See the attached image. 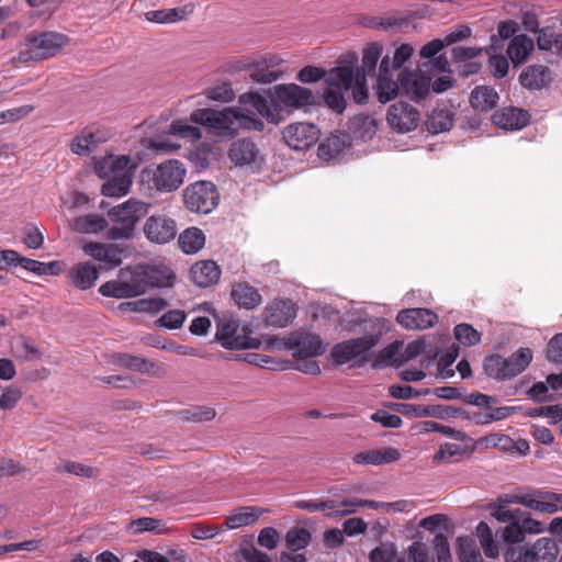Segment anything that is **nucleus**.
Returning <instances> with one entry per match:
<instances>
[{
  "mask_svg": "<svg viewBox=\"0 0 562 562\" xmlns=\"http://www.w3.org/2000/svg\"><path fill=\"white\" fill-rule=\"evenodd\" d=\"M269 98L270 101L258 92H245L239 95L238 104L247 111H255L271 123H279L282 113L289 114L316 103L313 91L296 83L273 86Z\"/></svg>",
  "mask_w": 562,
  "mask_h": 562,
  "instance_id": "1",
  "label": "nucleus"
},
{
  "mask_svg": "<svg viewBox=\"0 0 562 562\" xmlns=\"http://www.w3.org/2000/svg\"><path fill=\"white\" fill-rule=\"evenodd\" d=\"M380 324L381 319L371 317L361 310L349 312L342 319L344 328L348 331H356L357 327H363L368 334L337 344L331 351L335 361L344 364L351 360H367L369 351L380 340L382 334Z\"/></svg>",
  "mask_w": 562,
  "mask_h": 562,
  "instance_id": "2",
  "label": "nucleus"
},
{
  "mask_svg": "<svg viewBox=\"0 0 562 562\" xmlns=\"http://www.w3.org/2000/svg\"><path fill=\"white\" fill-rule=\"evenodd\" d=\"M255 111H247L240 104L237 108L229 106L223 110L198 109L190 114V121L204 126L210 132L222 137L233 138L239 130H263V122L255 116Z\"/></svg>",
  "mask_w": 562,
  "mask_h": 562,
  "instance_id": "3",
  "label": "nucleus"
},
{
  "mask_svg": "<svg viewBox=\"0 0 562 562\" xmlns=\"http://www.w3.org/2000/svg\"><path fill=\"white\" fill-rule=\"evenodd\" d=\"M136 164L127 155H110L99 159L94 165L95 173L106 181L101 187L105 196L121 198L128 193L132 187Z\"/></svg>",
  "mask_w": 562,
  "mask_h": 562,
  "instance_id": "4",
  "label": "nucleus"
},
{
  "mask_svg": "<svg viewBox=\"0 0 562 562\" xmlns=\"http://www.w3.org/2000/svg\"><path fill=\"white\" fill-rule=\"evenodd\" d=\"M149 206L148 203L136 199H128L113 206L108 213L112 224L108 231V237L113 240L133 238L136 224L147 215Z\"/></svg>",
  "mask_w": 562,
  "mask_h": 562,
  "instance_id": "5",
  "label": "nucleus"
},
{
  "mask_svg": "<svg viewBox=\"0 0 562 562\" xmlns=\"http://www.w3.org/2000/svg\"><path fill=\"white\" fill-rule=\"evenodd\" d=\"M187 170L182 162L170 159L158 165L145 167L140 171L142 183L159 192H172L179 189L186 178Z\"/></svg>",
  "mask_w": 562,
  "mask_h": 562,
  "instance_id": "6",
  "label": "nucleus"
},
{
  "mask_svg": "<svg viewBox=\"0 0 562 562\" xmlns=\"http://www.w3.org/2000/svg\"><path fill=\"white\" fill-rule=\"evenodd\" d=\"M99 293L105 297L132 299L146 293L142 265L120 269L115 279L104 282Z\"/></svg>",
  "mask_w": 562,
  "mask_h": 562,
  "instance_id": "7",
  "label": "nucleus"
},
{
  "mask_svg": "<svg viewBox=\"0 0 562 562\" xmlns=\"http://www.w3.org/2000/svg\"><path fill=\"white\" fill-rule=\"evenodd\" d=\"M67 43V36L56 32H44L27 37L19 52V60L27 63L49 58L55 56Z\"/></svg>",
  "mask_w": 562,
  "mask_h": 562,
  "instance_id": "8",
  "label": "nucleus"
},
{
  "mask_svg": "<svg viewBox=\"0 0 562 562\" xmlns=\"http://www.w3.org/2000/svg\"><path fill=\"white\" fill-rule=\"evenodd\" d=\"M249 334L250 331L246 327H240L236 319L224 318L218 323L215 336L225 349L259 348L261 341Z\"/></svg>",
  "mask_w": 562,
  "mask_h": 562,
  "instance_id": "9",
  "label": "nucleus"
},
{
  "mask_svg": "<svg viewBox=\"0 0 562 562\" xmlns=\"http://www.w3.org/2000/svg\"><path fill=\"white\" fill-rule=\"evenodd\" d=\"M216 187L210 181H196L183 190V201L188 210L195 213L207 214L218 203Z\"/></svg>",
  "mask_w": 562,
  "mask_h": 562,
  "instance_id": "10",
  "label": "nucleus"
},
{
  "mask_svg": "<svg viewBox=\"0 0 562 562\" xmlns=\"http://www.w3.org/2000/svg\"><path fill=\"white\" fill-rule=\"evenodd\" d=\"M282 136L289 147L295 150H305L318 142L321 131L313 123L296 122L285 126Z\"/></svg>",
  "mask_w": 562,
  "mask_h": 562,
  "instance_id": "11",
  "label": "nucleus"
},
{
  "mask_svg": "<svg viewBox=\"0 0 562 562\" xmlns=\"http://www.w3.org/2000/svg\"><path fill=\"white\" fill-rule=\"evenodd\" d=\"M146 238L155 244H167L177 235V224L165 214L149 216L143 227Z\"/></svg>",
  "mask_w": 562,
  "mask_h": 562,
  "instance_id": "12",
  "label": "nucleus"
},
{
  "mask_svg": "<svg viewBox=\"0 0 562 562\" xmlns=\"http://www.w3.org/2000/svg\"><path fill=\"white\" fill-rule=\"evenodd\" d=\"M386 120L393 130L406 133L417 127L419 122V112L412 104L397 102L390 106Z\"/></svg>",
  "mask_w": 562,
  "mask_h": 562,
  "instance_id": "13",
  "label": "nucleus"
},
{
  "mask_svg": "<svg viewBox=\"0 0 562 562\" xmlns=\"http://www.w3.org/2000/svg\"><path fill=\"white\" fill-rule=\"evenodd\" d=\"M296 317L295 304L290 300H274L263 311V321L267 326L284 328Z\"/></svg>",
  "mask_w": 562,
  "mask_h": 562,
  "instance_id": "14",
  "label": "nucleus"
},
{
  "mask_svg": "<svg viewBox=\"0 0 562 562\" xmlns=\"http://www.w3.org/2000/svg\"><path fill=\"white\" fill-rule=\"evenodd\" d=\"M398 82L402 92L412 100L425 98L430 88V78L417 70H402L398 74Z\"/></svg>",
  "mask_w": 562,
  "mask_h": 562,
  "instance_id": "15",
  "label": "nucleus"
},
{
  "mask_svg": "<svg viewBox=\"0 0 562 562\" xmlns=\"http://www.w3.org/2000/svg\"><path fill=\"white\" fill-rule=\"evenodd\" d=\"M517 501L520 505L536 512L553 514L559 510L560 504H562V494L537 491L532 494H522Z\"/></svg>",
  "mask_w": 562,
  "mask_h": 562,
  "instance_id": "16",
  "label": "nucleus"
},
{
  "mask_svg": "<svg viewBox=\"0 0 562 562\" xmlns=\"http://www.w3.org/2000/svg\"><path fill=\"white\" fill-rule=\"evenodd\" d=\"M85 254L104 265L106 269H113L122 262V250L117 245L104 243H87L82 247Z\"/></svg>",
  "mask_w": 562,
  "mask_h": 562,
  "instance_id": "17",
  "label": "nucleus"
},
{
  "mask_svg": "<svg viewBox=\"0 0 562 562\" xmlns=\"http://www.w3.org/2000/svg\"><path fill=\"white\" fill-rule=\"evenodd\" d=\"M292 350L295 359H311L325 352L326 346L315 334H292Z\"/></svg>",
  "mask_w": 562,
  "mask_h": 562,
  "instance_id": "18",
  "label": "nucleus"
},
{
  "mask_svg": "<svg viewBox=\"0 0 562 562\" xmlns=\"http://www.w3.org/2000/svg\"><path fill=\"white\" fill-rule=\"evenodd\" d=\"M559 553L558 546L550 538L538 539L529 549L519 552L518 562H554Z\"/></svg>",
  "mask_w": 562,
  "mask_h": 562,
  "instance_id": "19",
  "label": "nucleus"
},
{
  "mask_svg": "<svg viewBox=\"0 0 562 562\" xmlns=\"http://www.w3.org/2000/svg\"><path fill=\"white\" fill-rule=\"evenodd\" d=\"M396 321L406 329H426L437 323L438 316L427 308H407L398 312Z\"/></svg>",
  "mask_w": 562,
  "mask_h": 562,
  "instance_id": "20",
  "label": "nucleus"
},
{
  "mask_svg": "<svg viewBox=\"0 0 562 562\" xmlns=\"http://www.w3.org/2000/svg\"><path fill=\"white\" fill-rule=\"evenodd\" d=\"M401 89L398 80L392 79L390 72V58L385 56L382 58L379 67L378 83L375 94L381 103H386L394 99Z\"/></svg>",
  "mask_w": 562,
  "mask_h": 562,
  "instance_id": "21",
  "label": "nucleus"
},
{
  "mask_svg": "<svg viewBox=\"0 0 562 562\" xmlns=\"http://www.w3.org/2000/svg\"><path fill=\"white\" fill-rule=\"evenodd\" d=\"M229 159L237 166L259 167L262 161V155L257 146L250 140H239L233 144L229 149Z\"/></svg>",
  "mask_w": 562,
  "mask_h": 562,
  "instance_id": "22",
  "label": "nucleus"
},
{
  "mask_svg": "<svg viewBox=\"0 0 562 562\" xmlns=\"http://www.w3.org/2000/svg\"><path fill=\"white\" fill-rule=\"evenodd\" d=\"M493 123L504 130L516 131L529 123L528 112L517 108H505L492 115Z\"/></svg>",
  "mask_w": 562,
  "mask_h": 562,
  "instance_id": "23",
  "label": "nucleus"
},
{
  "mask_svg": "<svg viewBox=\"0 0 562 562\" xmlns=\"http://www.w3.org/2000/svg\"><path fill=\"white\" fill-rule=\"evenodd\" d=\"M401 453L395 448L361 451L352 456V462L358 465H382L396 462Z\"/></svg>",
  "mask_w": 562,
  "mask_h": 562,
  "instance_id": "24",
  "label": "nucleus"
},
{
  "mask_svg": "<svg viewBox=\"0 0 562 562\" xmlns=\"http://www.w3.org/2000/svg\"><path fill=\"white\" fill-rule=\"evenodd\" d=\"M191 280L200 288L215 284L221 277V269L213 260H201L190 269Z\"/></svg>",
  "mask_w": 562,
  "mask_h": 562,
  "instance_id": "25",
  "label": "nucleus"
},
{
  "mask_svg": "<svg viewBox=\"0 0 562 562\" xmlns=\"http://www.w3.org/2000/svg\"><path fill=\"white\" fill-rule=\"evenodd\" d=\"M533 49V40L526 34H519L510 40L506 54L514 67H518L527 61Z\"/></svg>",
  "mask_w": 562,
  "mask_h": 562,
  "instance_id": "26",
  "label": "nucleus"
},
{
  "mask_svg": "<svg viewBox=\"0 0 562 562\" xmlns=\"http://www.w3.org/2000/svg\"><path fill=\"white\" fill-rule=\"evenodd\" d=\"M356 79V68L351 64L334 67L326 72V86L347 92Z\"/></svg>",
  "mask_w": 562,
  "mask_h": 562,
  "instance_id": "27",
  "label": "nucleus"
},
{
  "mask_svg": "<svg viewBox=\"0 0 562 562\" xmlns=\"http://www.w3.org/2000/svg\"><path fill=\"white\" fill-rule=\"evenodd\" d=\"M71 284L80 290L92 288L99 278V271L90 262H79L75 265L69 273Z\"/></svg>",
  "mask_w": 562,
  "mask_h": 562,
  "instance_id": "28",
  "label": "nucleus"
},
{
  "mask_svg": "<svg viewBox=\"0 0 562 562\" xmlns=\"http://www.w3.org/2000/svg\"><path fill=\"white\" fill-rule=\"evenodd\" d=\"M145 290L149 286H169L175 279L173 271L167 266L142 265Z\"/></svg>",
  "mask_w": 562,
  "mask_h": 562,
  "instance_id": "29",
  "label": "nucleus"
},
{
  "mask_svg": "<svg viewBox=\"0 0 562 562\" xmlns=\"http://www.w3.org/2000/svg\"><path fill=\"white\" fill-rule=\"evenodd\" d=\"M265 509L256 506H244L233 512L226 517L224 525L227 529H237L240 527L256 524Z\"/></svg>",
  "mask_w": 562,
  "mask_h": 562,
  "instance_id": "30",
  "label": "nucleus"
},
{
  "mask_svg": "<svg viewBox=\"0 0 562 562\" xmlns=\"http://www.w3.org/2000/svg\"><path fill=\"white\" fill-rule=\"evenodd\" d=\"M397 409L403 414H412L415 417H438L454 416L457 409L452 407H443L440 405H413V404H397Z\"/></svg>",
  "mask_w": 562,
  "mask_h": 562,
  "instance_id": "31",
  "label": "nucleus"
},
{
  "mask_svg": "<svg viewBox=\"0 0 562 562\" xmlns=\"http://www.w3.org/2000/svg\"><path fill=\"white\" fill-rule=\"evenodd\" d=\"M549 80V70L543 65L529 66L519 76L521 86L530 90L543 88Z\"/></svg>",
  "mask_w": 562,
  "mask_h": 562,
  "instance_id": "32",
  "label": "nucleus"
},
{
  "mask_svg": "<svg viewBox=\"0 0 562 562\" xmlns=\"http://www.w3.org/2000/svg\"><path fill=\"white\" fill-rule=\"evenodd\" d=\"M232 296L239 307L254 310L261 304V295L254 286L247 283L234 285Z\"/></svg>",
  "mask_w": 562,
  "mask_h": 562,
  "instance_id": "33",
  "label": "nucleus"
},
{
  "mask_svg": "<svg viewBox=\"0 0 562 562\" xmlns=\"http://www.w3.org/2000/svg\"><path fill=\"white\" fill-rule=\"evenodd\" d=\"M453 125V113L449 109H435L427 116L426 126L432 134L449 131Z\"/></svg>",
  "mask_w": 562,
  "mask_h": 562,
  "instance_id": "34",
  "label": "nucleus"
},
{
  "mask_svg": "<svg viewBox=\"0 0 562 562\" xmlns=\"http://www.w3.org/2000/svg\"><path fill=\"white\" fill-rule=\"evenodd\" d=\"M104 138L97 132L83 130L77 135L70 145V149L77 155H89Z\"/></svg>",
  "mask_w": 562,
  "mask_h": 562,
  "instance_id": "35",
  "label": "nucleus"
},
{
  "mask_svg": "<svg viewBox=\"0 0 562 562\" xmlns=\"http://www.w3.org/2000/svg\"><path fill=\"white\" fill-rule=\"evenodd\" d=\"M179 246L186 254H196L205 244V235L198 227H190L179 235Z\"/></svg>",
  "mask_w": 562,
  "mask_h": 562,
  "instance_id": "36",
  "label": "nucleus"
},
{
  "mask_svg": "<svg viewBox=\"0 0 562 562\" xmlns=\"http://www.w3.org/2000/svg\"><path fill=\"white\" fill-rule=\"evenodd\" d=\"M498 101V93L495 89L481 86L476 87L471 93V105L480 111H487L494 108Z\"/></svg>",
  "mask_w": 562,
  "mask_h": 562,
  "instance_id": "37",
  "label": "nucleus"
},
{
  "mask_svg": "<svg viewBox=\"0 0 562 562\" xmlns=\"http://www.w3.org/2000/svg\"><path fill=\"white\" fill-rule=\"evenodd\" d=\"M532 360V351L529 348H519L510 357L505 358V369L509 379L515 378L529 366Z\"/></svg>",
  "mask_w": 562,
  "mask_h": 562,
  "instance_id": "38",
  "label": "nucleus"
},
{
  "mask_svg": "<svg viewBox=\"0 0 562 562\" xmlns=\"http://www.w3.org/2000/svg\"><path fill=\"white\" fill-rule=\"evenodd\" d=\"M403 344L395 341L382 349L374 359V368H384L391 364L401 366Z\"/></svg>",
  "mask_w": 562,
  "mask_h": 562,
  "instance_id": "39",
  "label": "nucleus"
},
{
  "mask_svg": "<svg viewBox=\"0 0 562 562\" xmlns=\"http://www.w3.org/2000/svg\"><path fill=\"white\" fill-rule=\"evenodd\" d=\"M106 220L97 214H88L78 217L74 221L72 227L75 231L83 234H94L106 228Z\"/></svg>",
  "mask_w": 562,
  "mask_h": 562,
  "instance_id": "40",
  "label": "nucleus"
},
{
  "mask_svg": "<svg viewBox=\"0 0 562 562\" xmlns=\"http://www.w3.org/2000/svg\"><path fill=\"white\" fill-rule=\"evenodd\" d=\"M483 369L485 373L495 380H509V374L505 369V358L499 355H492L484 359Z\"/></svg>",
  "mask_w": 562,
  "mask_h": 562,
  "instance_id": "41",
  "label": "nucleus"
},
{
  "mask_svg": "<svg viewBox=\"0 0 562 562\" xmlns=\"http://www.w3.org/2000/svg\"><path fill=\"white\" fill-rule=\"evenodd\" d=\"M467 454V448L458 443L441 445L439 450L434 456V461L450 463L459 461Z\"/></svg>",
  "mask_w": 562,
  "mask_h": 562,
  "instance_id": "42",
  "label": "nucleus"
},
{
  "mask_svg": "<svg viewBox=\"0 0 562 562\" xmlns=\"http://www.w3.org/2000/svg\"><path fill=\"white\" fill-rule=\"evenodd\" d=\"M56 471L83 477H97L99 475V471L95 468L69 460L61 461L56 467Z\"/></svg>",
  "mask_w": 562,
  "mask_h": 562,
  "instance_id": "43",
  "label": "nucleus"
},
{
  "mask_svg": "<svg viewBox=\"0 0 562 562\" xmlns=\"http://www.w3.org/2000/svg\"><path fill=\"white\" fill-rule=\"evenodd\" d=\"M117 363L124 368L132 369L142 373H151L155 368V363L151 361L130 353L120 355L117 358Z\"/></svg>",
  "mask_w": 562,
  "mask_h": 562,
  "instance_id": "44",
  "label": "nucleus"
},
{
  "mask_svg": "<svg viewBox=\"0 0 562 562\" xmlns=\"http://www.w3.org/2000/svg\"><path fill=\"white\" fill-rule=\"evenodd\" d=\"M169 134L179 136L181 138L196 140L202 137V132L199 127L189 124L186 120L173 121L169 126Z\"/></svg>",
  "mask_w": 562,
  "mask_h": 562,
  "instance_id": "45",
  "label": "nucleus"
},
{
  "mask_svg": "<svg viewBox=\"0 0 562 562\" xmlns=\"http://www.w3.org/2000/svg\"><path fill=\"white\" fill-rule=\"evenodd\" d=\"M311 533L307 529L301 527L291 528L285 536L286 547L292 551L302 550L308 546Z\"/></svg>",
  "mask_w": 562,
  "mask_h": 562,
  "instance_id": "46",
  "label": "nucleus"
},
{
  "mask_svg": "<svg viewBox=\"0 0 562 562\" xmlns=\"http://www.w3.org/2000/svg\"><path fill=\"white\" fill-rule=\"evenodd\" d=\"M519 31L518 22L514 20L502 21L497 25V34L491 36V48L495 49L499 47V40H508L516 36L515 34Z\"/></svg>",
  "mask_w": 562,
  "mask_h": 562,
  "instance_id": "47",
  "label": "nucleus"
},
{
  "mask_svg": "<svg viewBox=\"0 0 562 562\" xmlns=\"http://www.w3.org/2000/svg\"><path fill=\"white\" fill-rule=\"evenodd\" d=\"M345 93V91L327 87L323 92L324 103L326 106L340 114L345 111L347 105Z\"/></svg>",
  "mask_w": 562,
  "mask_h": 562,
  "instance_id": "48",
  "label": "nucleus"
},
{
  "mask_svg": "<svg viewBox=\"0 0 562 562\" xmlns=\"http://www.w3.org/2000/svg\"><path fill=\"white\" fill-rule=\"evenodd\" d=\"M352 98L356 103L363 104L368 100L367 76L362 68H356V79L351 86Z\"/></svg>",
  "mask_w": 562,
  "mask_h": 562,
  "instance_id": "49",
  "label": "nucleus"
},
{
  "mask_svg": "<svg viewBox=\"0 0 562 562\" xmlns=\"http://www.w3.org/2000/svg\"><path fill=\"white\" fill-rule=\"evenodd\" d=\"M458 554L461 562H482L480 552L469 538H458Z\"/></svg>",
  "mask_w": 562,
  "mask_h": 562,
  "instance_id": "50",
  "label": "nucleus"
},
{
  "mask_svg": "<svg viewBox=\"0 0 562 562\" xmlns=\"http://www.w3.org/2000/svg\"><path fill=\"white\" fill-rule=\"evenodd\" d=\"M456 339L464 346H474L480 342L481 335L469 324H459L454 327Z\"/></svg>",
  "mask_w": 562,
  "mask_h": 562,
  "instance_id": "51",
  "label": "nucleus"
},
{
  "mask_svg": "<svg viewBox=\"0 0 562 562\" xmlns=\"http://www.w3.org/2000/svg\"><path fill=\"white\" fill-rule=\"evenodd\" d=\"M23 393L16 385H8L0 395V409L12 411L21 401Z\"/></svg>",
  "mask_w": 562,
  "mask_h": 562,
  "instance_id": "52",
  "label": "nucleus"
},
{
  "mask_svg": "<svg viewBox=\"0 0 562 562\" xmlns=\"http://www.w3.org/2000/svg\"><path fill=\"white\" fill-rule=\"evenodd\" d=\"M204 94L209 100L224 103L231 102L235 98V93L231 85L226 82L207 88Z\"/></svg>",
  "mask_w": 562,
  "mask_h": 562,
  "instance_id": "53",
  "label": "nucleus"
},
{
  "mask_svg": "<svg viewBox=\"0 0 562 562\" xmlns=\"http://www.w3.org/2000/svg\"><path fill=\"white\" fill-rule=\"evenodd\" d=\"M472 35V30L467 24H458L450 27L441 38L446 46L468 40Z\"/></svg>",
  "mask_w": 562,
  "mask_h": 562,
  "instance_id": "54",
  "label": "nucleus"
},
{
  "mask_svg": "<svg viewBox=\"0 0 562 562\" xmlns=\"http://www.w3.org/2000/svg\"><path fill=\"white\" fill-rule=\"evenodd\" d=\"M186 317L187 315L183 311L170 310L159 317L158 324L168 329H178L183 325Z\"/></svg>",
  "mask_w": 562,
  "mask_h": 562,
  "instance_id": "55",
  "label": "nucleus"
},
{
  "mask_svg": "<svg viewBox=\"0 0 562 562\" xmlns=\"http://www.w3.org/2000/svg\"><path fill=\"white\" fill-rule=\"evenodd\" d=\"M181 146L171 142L168 137L157 136L148 139L147 148L157 154H169L178 150Z\"/></svg>",
  "mask_w": 562,
  "mask_h": 562,
  "instance_id": "56",
  "label": "nucleus"
},
{
  "mask_svg": "<svg viewBox=\"0 0 562 562\" xmlns=\"http://www.w3.org/2000/svg\"><path fill=\"white\" fill-rule=\"evenodd\" d=\"M382 46L380 44L373 43L364 48L362 54V68L364 71H373L376 67V64L381 57Z\"/></svg>",
  "mask_w": 562,
  "mask_h": 562,
  "instance_id": "57",
  "label": "nucleus"
},
{
  "mask_svg": "<svg viewBox=\"0 0 562 562\" xmlns=\"http://www.w3.org/2000/svg\"><path fill=\"white\" fill-rule=\"evenodd\" d=\"M326 72L327 70L322 67L315 66H305L303 67L296 75V79L301 83H314L324 79L326 81Z\"/></svg>",
  "mask_w": 562,
  "mask_h": 562,
  "instance_id": "58",
  "label": "nucleus"
},
{
  "mask_svg": "<svg viewBox=\"0 0 562 562\" xmlns=\"http://www.w3.org/2000/svg\"><path fill=\"white\" fill-rule=\"evenodd\" d=\"M398 558L393 544H383L373 549L370 553L371 562H396Z\"/></svg>",
  "mask_w": 562,
  "mask_h": 562,
  "instance_id": "59",
  "label": "nucleus"
},
{
  "mask_svg": "<svg viewBox=\"0 0 562 562\" xmlns=\"http://www.w3.org/2000/svg\"><path fill=\"white\" fill-rule=\"evenodd\" d=\"M488 69L494 77L498 79L504 78L509 70L507 57L501 54L491 55L488 58Z\"/></svg>",
  "mask_w": 562,
  "mask_h": 562,
  "instance_id": "60",
  "label": "nucleus"
},
{
  "mask_svg": "<svg viewBox=\"0 0 562 562\" xmlns=\"http://www.w3.org/2000/svg\"><path fill=\"white\" fill-rule=\"evenodd\" d=\"M414 54V47L408 43H403L394 50L392 63L390 67L394 70L401 69L406 61H408Z\"/></svg>",
  "mask_w": 562,
  "mask_h": 562,
  "instance_id": "61",
  "label": "nucleus"
},
{
  "mask_svg": "<svg viewBox=\"0 0 562 562\" xmlns=\"http://www.w3.org/2000/svg\"><path fill=\"white\" fill-rule=\"evenodd\" d=\"M521 24L528 32L536 33L539 31L538 14L533 7L529 4L520 5Z\"/></svg>",
  "mask_w": 562,
  "mask_h": 562,
  "instance_id": "62",
  "label": "nucleus"
},
{
  "mask_svg": "<svg viewBox=\"0 0 562 562\" xmlns=\"http://www.w3.org/2000/svg\"><path fill=\"white\" fill-rule=\"evenodd\" d=\"M483 50L484 48L477 46H454L451 49V56L456 63H464L476 58L483 53Z\"/></svg>",
  "mask_w": 562,
  "mask_h": 562,
  "instance_id": "63",
  "label": "nucleus"
},
{
  "mask_svg": "<svg viewBox=\"0 0 562 562\" xmlns=\"http://www.w3.org/2000/svg\"><path fill=\"white\" fill-rule=\"evenodd\" d=\"M434 547L437 555V562H452L449 541L445 535L437 533L435 536Z\"/></svg>",
  "mask_w": 562,
  "mask_h": 562,
  "instance_id": "64",
  "label": "nucleus"
}]
</instances>
